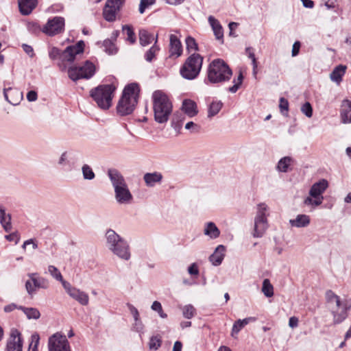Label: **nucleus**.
Listing matches in <instances>:
<instances>
[{"label":"nucleus","mask_w":351,"mask_h":351,"mask_svg":"<svg viewBox=\"0 0 351 351\" xmlns=\"http://www.w3.org/2000/svg\"><path fill=\"white\" fill-rule=\"evenodd\" d=\"M48 346L49 351H71L66 336L60 332H56L49 337Z\"/></svg>","instance_id":"nucleus-13"},{"label":"nucleus","mask_w":351,"mask_h":351,"mask_svg":"<svg viewBox=\"0 0 351 351\" xmlns=\"http://www.w3.org/2000/svg\"><path fill=\"white\" fill-rule=\"evenodd\" d=\"M341 121L344 123H351V101L344 99L340 109Z\"/></svg>","instance_id":"nucleus-20"},{"label":"nucleus","mask_w":351,"mask_h":351,"mask_svg":"<svg viewBox=\"0 0 351 351\" xmlns=\"http://www.w3.org/2000/svg\"><path fill=\"white\" fill-rule=\"evenodd\" d=\"M30 280L25 282V288L29 295L34 293L36 289H47L49 287L48 280L44 278L39 277L36 273L29 274Z\"/></svg>","instance_id":"nucleus-15"},{"label":"nucleus","mask_w":351,"mask_h":351,"mask_svg":"<svg viewBox=\"0 0 351 351\" xmlns=\"http://www.w3.org/2000/svg\"><path fill=\"white\" fill-rule=\"evenodd\" d=\"M106 246L119 258L128 261L130 258V246L127 241L113 230H108L106 233Z\"/></svg>","instance_id":"nucleus-5"},{"label":"nucleus","mask_w":351,"mask_h":351,"mask_svg":"<svg viewBox=\"0 0 351 351\" xmlns=\"http://www.w3.org/2000/svg\"><path fill=\"white\" fill-rule=\"evenodd\" d=\"M32 342L31 343L29 351H36L38 344L39 337L38 335H32Z\"/></svg>","instance_id":"nucleus-49"},{"label":"nucleus","mask_w":351,"mask_h":351,"mask_svg":"<svg viewBox=\"0 0 351 351\" xmlns=\"http://www.w3.org/2000/svg\"><path fill=\"white\" fill-rule=\"evenodd\" d=\"M252 64L253 67L252 73L254 77L256 78L258 73V62L256 58H253V60H252Z\"/></svg>","instance_id":"nucleus-59"},{"label":"nucleus","mask_w":351,"mask_h":351,"mask_svg":"<svg viewBox=\"0 0 351 351\" xmlns=\"http://www.w3.org/2000/svg\"><path fill=\"white\" fill-rule=\"evenodd\" d=\"M104 47H105V51L110 55L114 54L117 52V47L110 40H105L104 41Z\"/></svg>","instance_id":"nucleus-42"},{"label":"nucleus","mask_w":351,"mask_h":351,"mask_svg":"<svg viewBox=\"0 0 351 351\" xmlns=\"http://www.w3.org/2000/svg\"><path fill=\"white\" fill-rule=\"evenodd\" d=\"M158 34L156 35L155 42L153 46L145 53V58L147 61L151 62L154 58L156 54L160 50L159 47L157 45Z\"/></svg>","instance_id":"nucleus-33"},{"label":"nucleus","mask_w":351,"mask_h":351,"mask_svg":"<svg viewBox=\"0 0 351 351\" xmlns=\"http://www.w3.org/2000/svg\"><path fill=\"white\" fill-rule=\"evenodd\" d=\"M289 223L293 227H306L310 223V217L306 215H298L295 219H291Z\"/></svg>","instance_id":"nucleus-29"},{"label":"nucleus","mask_w":351,"mask_h":351,"mask_svg":"<svg viewBox=\"0 0 351 351\" xmlns=\"http://www.w3.org/2000/svg\"><path fill=\"white\" fill-rule=\"evenodd\" d=\"M182 348V344L180 341H176L174 343L173 347V351H181Z\"/></svg>","instance_id":"nucleus-64"},{"label":"nucleus","mask_w":351,"mask_h":351,"mask_svg":"<svg viewBox=\"0 0 351 351\" xmlns=\"http://www.w3.org/2000/svg\"><path fill=\"white\" fill-rule=\"evenodd\" d=\"M196 310L191 304H187L182 308V315L186 319H191L195 314Z\"/></svg>","instance_id":"nucleus-40"},{"label":"nucleus","mask_w":351,"mask_h":351,"mask_svg":"<svg viewBox=\"0 0 351 351\" xmlns=\"http://www.w3.org/2000/svg\"><path fill=\"white\" fill-rule=\"evenodd\" d=\"M95 72V65L87 60L82 66L69 67L68 75L71 80L75 82L80 79H90L93 76Z\"/></svg>","instance_id":"nucleus-10"},{"label":"nucleus","mask_w":351,"mask_h":351,"mask_svg":"<svg viewBox=\"0 0 351 351\" xmlns=\"http://www.w3.org/2000/svg\"><path fill=\"white\" fill-rule=\"evenodd\" d=\"M182 110L189 117H193L198 113L197 104L191 99H184L183 101Z\"/></svg>","instance_id":"nucleus-22"},{"label":"nucleus","mask_w":351,"mask_h":351,"mask_svg":"<svg viewBox=\"0 0 351 351\" xmlns=\"http://www.w3.org/2000/svg\"><path fill=\"white\" fill-rule=\"evenodd\" d=\"M5 239L10 241H14L17 243L19 241L20 237L17 232H13L5 236Z\"/></svg>","instance_id":"nucleus-55"},{"label":"nucleus","mask_w":351,"mask_h":351,"mask_svg":"<svg viewBox=\"0 0 351 351\" xmlns=\"http://www.w3.org/2000/svg\"><path fill=\"white\" fill-rule=\"evenodd\" d=\"M23 343L21 334L16 330H12L8 340L7 351H22Z\"/></svg>","instance_id":"nucleus-17"},{"label":"nucleus","mask_w":351,"mask_h":351,"mask_svg":"<svg viewBox=\"0 0 351 351\" xmlns=\"http://www.w3.org/2000/svg\"><path fill=\"white\" fill-rule=\"evenodd\" d=\"M223 106V104L220 101H213L208 108V117L212 118L219 113Z\"/></svg>","instance_id":"nucleus-34"},{"label":"nucleus","mask_w":351,"mask_h":351,"mask_svg":"<svg viewBox=\"0 0 351 351\" xmlns=\"http://www.w3.org/2000/svg\"><path fill=\"white\" fill-rule=\"evenodd\" d=\"M300 47V43L299 41H296L293 45L292 47V56H295L298 54Z\"/></svg>","instance_id":"nucleus-58"},{"label":"nucleus","mask_w":351,"mask_h":351,"mask_svg":"<svg viewBox=\"0 0 351 351\" xmlns=\"http://www.w3.org/2000/svg\"><path fill=\"white\" fill-rule=\"evenodd\" d=\"M29 245H32L33 250H35L38 247V243L36 242V241L35 239H30L25 241L23 243L22 247L23 250H26V247Z\"/></svg>","instance_id":"nucleus-50"},{"label":"nucleus","mask_w":351,"mask_h":351,"mask_svg":"<svg viewBox=\"0 0 351 351\" xmlns=\"http://www.w3.org/2000/svg\"><path fill=\"white\" fill-rule=\"evenodd\" d=\"M156 0H141L139 5V12L143 14L145 9L154 4Z\"/></svg>","instance_id":"nucleus-47"},{"label":"nucleus","mask_w":351,"mask_h":351,"mask_svg":"<svg viewBox=\"0 0 351 351\" xmlns=\"http://www.w3.org/2000/svg\"><path fill=\"white\" fill-rule=\"evenodd\" d=\"M125 2V0H107L103 9L104 19L108 22L114 21Z\"/></svg>","instance_id":"nucleus-12"},{"label":"nucleus","mask_w":351,"mask_h":351,"mask_svg":"<svg viewBox=\"0 0 351 351\" xmlns=\"http://www.w3.org/2000/svg\"><path fill=\"white\" fill-rule=\"evenodd\" d=\"M225 247L219 245L215 250L213 254L209 257L210 261L215 266L219 265L224 258Z\"/></svg>","instance_id":"nucleus-24"},{"label":"nucleus","mask_w":351,"mask_h":351,"mask_svg":"<svg viewBox=\"0 0 351 351\" xmlns=\"http://www.w3.org/2000/svg\"><path fill=\"white\" fill-rule=\"evenodd\" d=\"M262 292L267 298L274 295V287L267 278L265 279L263 282Z\"/></svg>","instance_id":"nucleus-36"},{"label":"nucleus","mask_w":351,"mask_h":351,"mask_svg":"<svg viewBox=\"0 0 351 351\" xmlns=\"http://www.w3.org/2000/svg\"><path fill=\"white\" fill-rule=\"evenodd\" d=\"M203 63V57L198 53H193L185 61L180 69L181 75L187 80H193L199 75Z\"/></svg>","instance_id":"nucleus-9"},{"label":"nucleus","mask_w":351,"mask_h":351,"mask_svg":"<svg viewBox=\"0 0 351 351\" xmlns=\"http://www.w3.org/2000/svg\"><path fill=\"white\" fill-rule=\"evenodd\" d=\"M20 308L23 310L24 313L27 315L28 319H37L40 317V313L37 308H25L21 306Z\"/></svg>","instance_id":"nucleus-37"},{"label":"nucleus","mask_w":351,"mask_h":351,"mask_svg":"<svg viewBox=\"0 0 351 351\" xmlns=\"http://www.w3.org/2000/svg\"><path fill=\"white\" fill-rule=\"evenodd\" d=\"M346 66L340 64L336 66L330 75V80L337 84L342 80V77L346 71Z\"/></svg>","instance_id":"nucleus-27"},{"label":"nucleus","mask_w":351,"mask_h":351,"mask_svg":"<svg viewBox=\"0 0 351 351\" xmlns=\"http://www.w3.org/2000/svg\"><path fill=\"white\" fill-rule=\"evenodd\" d=\"M267 210V206L265 204L261 203L258 205V210L254 219L253 233L254 237H261L268 228Z\"/></svg>","instance_id":"nucleus-11"},{"label":"nucleus","mask_w":351,"mask_h":351,"mask_svg":"<svg viewBox=\"0 0 351 351\" xmlns=\"http://www.w3.org/2000/svg\"><path fill=\"white\" fill-rule=\"evenodd\" d=\"M61 282L64 289L66 290V293L70 295L71 293H73V291H74L76 288L72 287L71 284L66 281H65L63 278L62 280H60Z\"/></svg>","instance_id":"nucleus-51"},{"label":"nucleus","mask_w":351,"mask_h":351,"mask_svg":"<svg viewBox=\"0 0 351 351\" xmlns=\"http://www.w3.org/2000/svg\"><path fill=\"white\" fill-rule=\"evenodd\" d=\"M204 232L210 239H216L220 234L219 230L213 222H208L206 224Z\"/></svg>","instance_id":"nucleus-31"},{"label":"nucleus","mask_w":351,"mask_h":351,"mask_svg":"<svg viewBox=\"0 0 351 351\" xmlns=\"http://www.w3.org/2000/svg\"><path fill=\"white\" fill-rule=\"evenodd\" d=\"M162 343V340L159 336H154L151 337L149 342V348L150 350H158Z\"/></svg>","instance_id":"nucleus-41"},{"label":"nucleus","mask_w":351,"mask_h":351,"mask_svg":"<svg viewBox=\"0 0 351 351\" xmlns=\"http://www.w3.org/2000/svg\"><path fill=\"white\" fill-rule=\"evenodd\" d=\"M301 111L307 117L310 118L313 115V108L308 102H306L301 108Z\"/></svg>","instance_id":"nucleus-48"},{"label":"nucleus","mask_w":351,"mask_h":351,"mask_svg":"<svg viewBox=\"0 0 351 351\" xmlns=\"http://www.w3.org/2000/svg\"><path fill=\"white\" fill-rule=\"evenodd\" d=\"M292 158L289 156H285L281 158L277 165V169L280 172H287L288 167L291 165Z\"/></svg>","instance_id":"nucleus-35"},{"label":"nucleus","mask_w":351,"mask_h":351,"mask_svg":"<svg viewBox=\"0 0 351 351\" xmlns=\"http://www.w3.org/2000/svg\"><path fill=\"white\" fill-rule=\"evenodd\" d=\"M208 21L214 31L217 39L222 38L223 34L222 27L219 22L212 16L208 17Z\"/></svg>","instance_id":"nucleus-32"},{"label":"nucleus","mask_w":351,"mask_h":351,"mask_svg":"<svg viewBox=\"0 0 351 351\" xmlns=\"http://www.w3.org/2000/svg\"><path fill=\"white\" fill-rule=\"evenodd\" d=\"M245 52L247 56L250 59L253 60V58H256L255 54L254 53L253 49L252 47H247L245 49Z\"/></svg>","instance_id":"nucleus-63"},{"label":"nucleus","mask_w":351,"mask_h":351,"mask_svg":"<svg viewBox=\"0 0 351 351\" xmlns=\"http://www.w3.org/2000/svg\"><path fill=\"white\" fill-rule=\"evenodd\" d=\"M186 49L189 51H192V50H194V51L198 50L197 44L195 40L191 36H188L186 38Z\"/></svg>","instance_id":"nucleus-44"},{"label":"nucleus","mask_w":351,"mask_h":351,"mask_svg":"<svg viewBox=\"0 0 351 351\" xmlns=\"http://www.w3.org/2000/svg\"><path fill=\"white\" fill-rule=\"evenodd\" d=\"M49 58L51 59L55 60V59H56L59 56L61 57L60 51L58 48H56V47H53L49 51Z\"/></svg>","instance_id":"nucleus-52"},{"label":"nucleus","mask_w":351,"mask_h":351,"mask_svg":"<svg viewBox=\"0 0 351 351\" xmlns=\"http://www.w3.org/2000/svg\"><path fill=\"white\" fill-rule=\"evenodd\" d=\"M232 75V70L221 59L213 60L209 64L207 71V77L209 82L212 84L221 83L228 81Z\"/></svg>","instance_id":"nucleus-6"},{"label":"nucleus","mask_w":351,"mask_h":351,"mask_svg":"<svg viewBox=\"0 0 351 351\" xmlns=\"http://www.w3.org/2000/svg\"><path fill=\"white\" fill-rule=\"evenodd\" d=\"M22 47L23 51L30 57L33 58L34 56V49L32 46L27 45V44H23Z\"/></svg>","instance_id":"nucleus-54"},{"label":"nucleus","mask_w":351,"mask_h":351,"mask_svg":"<svg viewBox=\"0 0 351 351\" xmlns=\"http://www.w3.org/2000/svg\"><path fill=\"white\" fill-rule=\"evenodd\" d=\"M256 320L255 317H249L247 318H245L243 319H238L236 321L232 328V336H234L235 335H237L239 331L244 328L247 324H248L250 322H254Z\"/></svg>","instance_id":"nucleus-26"},{"label":"nucleus","mask_w":351,"mask_h":351,"mask_svg":"<svg viewBox=\"0 0 351 351\" xmlns=\"http://www.w3.org/2000/svg\"><path fill=\"white\" fill-rule=\"evenodd\" d=\"M0 223L5 232H10L12 229L11 216L6 214L3 206L0 205Z\"/></svg>","instance_id":"nucleus-25"},{"label":"nucleus","mask_w":351,"mask_h":351,"mask_svg":"<svg viewBox=\"0 0 351 351\" xmlns=\"http://www.w3.org/2000/svg\"><path fill=\"white\" fill-rule=\"evenodd\" d=\"M326 300L333 317V325L339 324L348 316L351 308V300H341L332 291L326 292Z\"/></svg>","instance_id":"nucleus-1"},{"label":"nucleus","mask_w":351,"mask_h":351,"mask_svg":"<svg viewBox=\"0 0 351 351\" xmlns=\"http://www.w3.org/2000/svg\"><path fill=\"white\" fill-rule=\"evenodd\" d=\"M108 177L114 190V198L119 204H130L133 200L124 177L117 169H111L108 171Z\"/></svg>","instance_id":"nucleus-2"},{"label":"nucleus","mask_w":351,"mask_h":351,"mask_svg":"<svg viewBox=\"0 0 351 351\" xmlns=\"http://www.w3.org/2000/svg\"><path fill=\"white\" fill-rule=\"evenodd\" d=\"M243 80V75L241 71L239 72V75L237 79H234L233 80V86H230L228 88V90L232 93H236L238 89L240 88Z\"/></svg>","instance_id":"nucleus-39"},{"label":"nucleus","mask_w":351,"mask_h":351,"mask_svg":"<svg viewBox=\"0 0 351 351\" xmlns=\"http://www.w3.org/2000/svg\"><path fill=\"white\" fill-rule=\"evenodd\" d=\"M83 178L85 180H91L95 177V173L88 165H84L82 167Z\"/></svg>","instance_id":"nucleus-38"},{"label":"nucleus","mask_w":351,"mask_h":351,"mask_svg":"<svg viewBox=\"0 0 351 351\" xmlns=\"http://www.w3.org/2000/svg\"><path fill=\"white\" fill-rule=\"evenodd\" d=\"M38 95L34 90H30L27 94V99L29 101H34L37 99Z\"/></svg>","instance_id":"nucleus-56"},{"label":"nucleus","mask_w":351,"mask_h":351,"mask_svg":"<svg viewBox=\"0 0 351 351\" xmlns=\"http://www.w3.org/2000/svg\"><path fill=\"white\" fill-rule=\"evenodd\" d=\"M169 53L170 56L178 58L182 53V44L178 38L173 34L169 36Z\"/></svg>","instance_id":"nucleus-19"},{"label":"nucleus","mask_w":351,"mask_h":351,"mask_svg":"<svg viewBox=\"0 0 351 351\" xmlns=\"http://www.w3.org/2000/svg\"><path fill=\"white\" fill-rule=\"evenodd\" d=\"M37 0H19V8L23 15L29 14L37 5Z\"/></svg>","instance_id":"nucleus-21"},{"label":"nucleus","mask_w":351,"mask_h":351,"mask_svg":"<svg viewBox=\"0 0 351 351\" xmlns=\"http://www.w3.org/2000/svg\"><path fill=\"white\" fill-rule=\"evenodd\" d=\"M115 87L112 84H103L92 89L90 95L98 107L108 110L112 106Z\"/></svg>","instance_id":"nucleus-7"},{"label":"nucleus","mask_w":351,"mask_h":351,"mask_svg":"<svg viewBox=\"0 0 351 351\" xmlns=\"http://www.w3.org/2000/svg\"><path fill=\"white\" fill-rule=\"evenodd\" d=\"M123 32H125V34H127V40H128L132 44L134 43V42L136 41V37L132 28L128 25L123 26Z\"/></svg>","instance_id":"nucleus-43"},{"label":"nucleus","mask_w":351,"mask_h":351,"mask_svg":"<svg viewBox=\"0 0 351 351\" xmlns=\"http://www.w3.org/2000/svg\"><path fill=\"white\" fill-rule=\"evenodd\" d=\"M162 305L161 304L158 302V301H154L152 305V309L153 311H157V312H159V311H161V309H162Z\"/></svg>","instance_id":"nucleus-61"},{"label":"nucleus","mask_w":351,"mask_h":351,"mask_svg":"<svg viewBox=\"0 0 351 351\" xmlns=\"http://www.w3.org/2000/svg\"><path fill=\"white\" fill-rule=\"evenodd\" d=\"M70 296L74 300H77L82 305H87L88 304L89 298L88 294L80 289H75L71 293Z\"/></svg>","instance_id":"nucleus-30"},{"label":"nucleus","mask_w":351,"mask_h":351,"mask_svg":"<svg viewBox=\"0 0 351 351\" xmlns=\"http://www.w3.org/2000/svg\"><path fill=\"white\" fill-rule=\"evenodd\" d=\"M188 272L192 276H198L199 269L196 263L191 264L188 268Z\"/></svg>","instance_id":"nucleus-53"},{"label":"nucleus","mask_w":351,"mask_h":351,"mask_svg":"<svg viewBox=\"0 0 351 351\" xmlns=\"http://www.w3.org/2000/svg\"><path fill=\"white\" fill-rule=\"evenodd\" d=\"M139 42L141 46H147L152 43L153 40L155 41L156 36L149 33L146 29H140L138 32Z\"/></svg>","instance_id":"nucleus-28"},{"label":"nucleus","mask_w":351,"mask_h":351,"mask_svg":"<svg viewBox=\"0 0 351 351\" xmlns=\"http://www.w3.org/2000/svg\"><path fill=\"white\" fill-rule=\"evenodd\" d=\"M3 95L6 101L14 106L19 104L23 98L22 93L12 88H4Z\"/></svg>","instance_id":"nucleus-18"},{"label":"nucleus","mask_w":351,"mask_h":351,"mask_svg":"<svg viewBox=\"0 0 351 351\" xmlns=\"http://www.w3.org/2000/svg\"><path fill=\"white\" fill-rule=\"evenodd\" d=\"M49 273L57 280L60 281L62 280V276L60 271L53 265H49L48 267Z\"/></svg>","instance_id":"nucleus-45"},{"label":"nucleus","mask_w":351,"mask_h":351,"mask_svg":"<svg viewBox=\"0 0 351 351\" xmlns=\"http://www.w3.org/2000/svg\"><path fill=\"white\" fill-rule=\"evenodd\" d=\"M130 312H131L132 315H133L135 321L138 320L139 313H138V310L134 306H133L132 305L130 306Z\"/></svg>","instance_id":"nucleus-60"},{"label":"nucleus","mask_w":351,"mask_h":351,"mask_svg":"<svg viewBox=\"0 0 351 351\" xmlns=\"http://www.w3.org/2000/svg\"><path fill=\"white\" fill-rule=\"evenodd\" d=\"M328 186V182L325 179L314 183L310 189L308 196L304 199V204L312 208L321 205L324 200L323 193Z\"/></svg>","instance_id":"nucleus-8"},{"label":"nucleus","mask_w":351,"mask_h":351,"mask_svg":"<svg viewBox=\"0 0 351 351\" xmlns=\"http://www.w3.org/2000/svg\"><path fill=\"white\" fill-rule=\"evenodd\" d=\"M139 87L136 84L126 86L117 106V113L121 116L131 114L137 104Z\"/></svg>","instance_id":"nucleus-4"},{"label":"nucleus","mask_w":351,"mask_h":351,"mask_svg":"<svg viewBox=\"0 0 351 351\" xmlns=\"http://www.w3.org/2000/svg\"><path fill=\"white\" fill-rule=\"evenodd\" d=\"M64 19L55 16L49 19L43 29V32L48 36H52L58 34L64 30Z\"/></svg>","instance_id":"nucleus-14"},{"label":"nucleus","mask_w":351,"mask_h":351,"mask_svg":"<svg viewBox=\"0 0 351 351\" xmlns=\"http://www.w3.org/2000/svg\"><path fill=\"white\" fill-rule=\"evenodd\" d=\"M298 322H299V320H298V317H296L295 316L291 317L289 320V327L291 328H296L298 326Z\"/></svg>","instance_id":"nucleus-57"},{"label":"nucleus","mask_w":351,"mask_h":351,"mask_svg":"<svg viewBox=\"0 0 351 351\" xmlns=\"http://www.w3.org/2000/svg\"><path fill=\"white\" fill-rule=\"evenodd\" d=\"M154 119L158 123H166L172 112V104L167 95L161 90L152 95Z\"/></svg>","instance_id":"nucleus-3"},{"label":"nucleus","mask_w":351,"mask_h":351,"mask_svg":"<svg viewBox=\"0 0 351 351\" xmlns=\"http://www.w3.org/2000/svg\"><path fill=\"white\" fill-rule=\"evenodd\" d=\"M279 108H280L281 113L284 115L287 116L288 110H289V102L284 97H281L280 99Z\"/></svg>","instance_id":"nucleus-46"},{"label":"nucleus","mask_w":351,"mask_h":351,"mask_svg":"<svg viewBox=\"0 0 351 351\" xmlns=\"http://www.w3.org/2000/svg\"><path fill=\"white\" fill-rule=\"evenodd\" d=\"M84 43L78 41L75 45L67 47L61 53V59L63 62H73L76 56L84 52Z\"/></svg>","instance_id":"nucleus-16"},{"label":"nucleus","mask_w":351,"mask_h":351,"mask_svg":"<svg viewBox=\"0 0 351 351\" xmlns=\"http://www.w3.org/2000/svg\"><path fill=\"white\" fill-rule=\"evenodd\" d=\"M303 4V6L307 8H313L314 6V2L312 0H300Z\"/></svg>","instance_id":"nucleus-62"},{"label":"nucleus","mask_w":351,"mask_h":351,"mask_svg":"<svg viewBox=\"0 0 351 351\" xmlns=\"http://www.w3.org/2000/svg\"><path fill=\"white\" fill-rule=\"evenodd\" d=\"M143 180L147 186L153 187L157 183H160L162 181V175L156 171L154 173H146L143 176Z\"/></svg>","instance_id":"nucleus-23"}]
</instances>
